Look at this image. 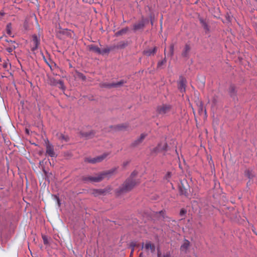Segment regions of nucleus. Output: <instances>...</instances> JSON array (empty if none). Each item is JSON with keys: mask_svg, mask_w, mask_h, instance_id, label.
<instances>
[{"mask_svg": "<svg viewBox=\"0 0 257 257\" xmlns=\"http://www.w3.org/2000/svg\"><path fill=\"white\" fill-rule=\"evenodd\" d=\"M54 198L56 199L57 200V203H58V205L59 206H60V205H61V202H60V198L58 196H57V195H54Z\"/></svg>", "mask_w": 257, "mask_h": 257, "instance_id": "nucleus-41", "label": "nucleus"}, {"mask_svg": "<svg viewBox=\"0 0 257 257\" xmlns=\"http://www.w3.org/2000/svg\"><path fill=\"white\" fill-rule=\"evenodd\" d=\"M128 31H129V28L128 27H126L120 30L119 31H118L117 32H116L114 34V36L119 37L120 36L125 35L128 32Z\"/></svg>", "mask_w": 257, "mask_h": 257, "instance_id": "nucleus-19", "label": "nucleus"}, {"mask_svg": "<svg viewBox=\"0 0 257 257\" xmlns=\"http://www.w3.org/2000/svg\"><path fill=\"white\" fill-rule=\"evenodd\" d=\"M42 239L43 240L44 244L45 245H48L49 244V243L48 238L47 236L43 234L42 235Z\"/></svg>", "mask_w": 257, "mask_h": 257, "instance_id": "nucleus-34", "label": "nucleus"}, {"mask_svg": "<svg viewBox=\"0 0 257 257\" xmlns=\"http://www.w3.org/2000/svg\"><path fill=\"white\" fill-rule=\"evenodd\" d=\"M150 248L151 249V252L153 253L155 251V245L154 244H152Z\"/></svg>", "mask_w": 257, "mask_h": 257, "instance_id": "nucleus-44", "label": "nucleus"}, {"mask_svg": "<svg viewBox=\"0 0 257 257\" xmlns=\"http://www.w3.org/2000/svg\"><path fill=\"white\" fill-rule=\"evenodd\" d=\"M190 49H191V48H190L189 45L186 44L185 45L184 50L183 51V52L182 53V57H184V58H188L189 57V53L190 51Z\"/></svg>", "mask_w": 257, "mask_h": 257, "instance_id": "nucleus-20", "label": "nucleus"}, {"mask_svg": "<svg viewBox=\"0 0 257 257\" xmlns=\"http://www.w3.org/2000/svg\"><path fill=\"white\" fill-rule=\"evenodd\" d=\"M134 251V248H132L131 252V256H132L133 252Z\"/></svg>", "mask_w": 257, "mask_h": 257, "instance_id": "nucleus-56", "label": "nucleus"}, {"mask_svg": "<svg viewBox=\"0 0 257 257\" xmlns=\"http://www.w3.org/2000/svg\"><path fill=\"white\" fill-rule=\"evenodd\" d=\"M33 42L35 45L39 46L40 44V39L38 38L37 36L35 34L32 36Z\"/></svg>", "mask_w": 257, "mask_h": 257, "instance_id": "nucleus-25", "label": "nucleus"}, {"mask_svg": "<svg viewBox=\"0 0 257 257\" xmlns=\"http://www.w3.org/2000/svg\"><path fill=\"white\" fill-rule=\"evenodd\" d=\"M174 45L172 44L170 46V52L169 54L172 57L174 55Z\"/></svg>", "mask_w": 257, "mask_h": 257, "instance_id": "nucleus-36", "label": "nucleus"}, {"mask_svg": "<svg viewBox=\"0 0 257 257\" xmlns=\"http://www.w3.org/2000/svg\"><path fill=\"white\" fill-rule=\"evenodd\" d=\"M43 59H44V60L45 61V62L50 66V67L51 68V65L48 63V62H47L46 59L45 58V56H43Z\"/></svg>", "mask_w": 257, "mask_h": 257, "instance_id": "nucleus-52", "label": "nucleus"}, {"mask_svg": "<svg viewBox=\"0 0 257 257\" xmlns=\"http://www.w3.org/2000/svg\"><path fill=\"white\" fill-rule=\"evenodd\" d=\"M10 47H15V49L16 48L18 47V44L17 43H15V44H10Z\"/></svg>", "mask_w": 257, "mask_h": 257, "instance_id": "nucleus-48", "label": "nucleus"}, {"mask_svg": "<svg viewBox=\"0 0 257 257\" xmlns=\"http://www.w3.org/2000/svg\"><path fill=\"white\" fill-rule=\"evenodd\" d=\"M187 80L183 76H179V81L178 83V88L181 92H185L186 91Z\"/></svg>", "mask_w": 257, "mask_h": 257, "instance_id": "nucleus-10", "label": "nucleus"}, {"mask_svg": "<svg viewBox=\"0 0 257 257\" xmlns=\"http://www.w3.org/2000/svg\"><path fill=\"white\" fill-rule=\"evenodd\" d=\"M48 84L52 86H56L59 85L58 87L63 90H64L66 89L63 80H57L54 77H48Z\"/></svg>", "mask_w": 257, "mask_h": 257, "instance_id": "nucleus-5", "label": "nucleus"}, {"mask_svg": "<svg viewBox=\"0 0 257 257\" xmlns=\"http://www.w3.org/2000/svg\"><path fill=\"white\" fill-rule=\"evenodd\" d=\"M46 154L50 156L51 157H56V154L54 152V146L52 144H50L49 141L47 140V142H46Z\"/></svg>", "mask_w": 257, "mask_h": 257, "instance_id": "nucleus-11", "label": "nucleus"}, {"mask_svg": "<svg viewBox=\"0 0 257 257\" xmlns=\"http://www.w3.org/2000/svg\"><path fill=\"white\" fill-rule=\"evenodd\" d=\"M79 134L81 137L85 138L86 139H89L94 137L95 132L94 131L92 130L89 132H80Z\"/></svg>", "mask_w": 257, "mask_h": 257, "instance_id": "nucleus-16", "label": "nucleus"}, {"mask_svg": "<svg viewBox=\"0 0 257 257\" xmlns=\"http://www.w3.org/2000/svg\"><path fill=\"white\" fill-rule=\"evenodd\" d=\"M111 50L112 48L109 47L105 48L102 50L100 49V53H99V54L103 55L105 54H108Z\"/></svg>", "mask_w": 257, "mask_h": 257, "instance_id": "nucleus-29", "label": "nucleus"}, {"mask_svg": "<svg viewBox=\"0 0 257 257\" xmlns=\"http://www.w3.org/2000/svg\"><path fill=\"white\" fill-rule=\"evenodd\" d=\"M226 18L228 22H231V18L228 14L226 16Z\"/></svg>", "mask_w": 257, "mask_h": 257, "instance_id": "nucleus-51", "label": "nucleus"}, {"mask_svg": "<svg viewBox=\"0 0 257 257\" xmlns=\"http://www.w3.org/2000/svg\"><path fill=\"white\" fill-rule=\"evenodd\" d=\"M89 47V50L90 51L93 52L95 53L99 54V53H100V49L98 48L97 46H95L94 45H90L88 46Z\"/></svg>", "mask_w": 257, "mask_h": 257, "instance_id": "nucleus-23", "label": "nucleus"}, {"mask_svg": "<svg viewBox=\"0 0 257 257\" xmlns=\"http://www.w3.org/2000/svg\"><path fill=\"white\" fill-rule=\"evenodd\" d=\"M152 17H151V25H153V22L152 21Z\"/></svg>", "mask_w": 257, "mask_h": 257, "instance_id": "nucleus-60", "label": "nucleus"}, {"mask_svg": "<svg viewBox=\"0 0 257 257\" xmlns=\"http://www.w3.org/2000/svg\"><path fill=\"white\" fill-rule=\"evenodd\" d=\"M77 77L82 79L83 81H85L86 79V76L82 73L79 72H76Z\"/></svg>", "mask_w": 257, "mask_h": 257, "instance_id": "nucleus-33", "label": "nucleus"}, {"mask_svg": "<svg viewBox=\"0 0 257 257\" xmlns=\"http://www.w3.org/2000/svg\"><path fill=\"white\" fill-rule=\"evenodd\" d=\"M12 24L11 23H8L7 25V27H6V31H7V33L11 36V34H12Z\"/></svg>", "mask_w": 257, "mask_h": 257, "instance_id": "nucleus-32", "label": "nucleus"}, {"mask_svg": "<svg viewBox=\"0 0 257 257\" xmlns=\"http://www.w3.org/2000/svg\"><path fill=\"white\" fill-rule=\"evenodd\" d=\"M138 174L136 170L132 172L130 176L125 180L123 183L115 190L117 195H120L131 191L136 185L140 184L139 179H135V177Z\"/></svg>", "mask_w": 257, "mask_h": 257, "instance_id": "nucleus-1", "label": "nucleus"}, {"mask_svg": "<svg viewBox=\"0 0 257 257\" xmlns=\"http://www.w3.org/2000/svg\"><path fill=\"white\" fill-rule=\"evenodd\" d=\"M43 171L45 174V179H47V178H48V175L49 174V173L45 170L44 167H43Z\"/></svg>", "mask_w": 257, "mask_h": 257, "instance_id": "nucleus-42", "label": "nucleus"}, {"mask_svg": "<svg viewBox=\"0 0 257 257\" xmlns=\"http://www.w3.org/2000/svg\"><path fill=\"white\" fill-rule=\"evenodd\" d=\"M59 139L61 140H64L66 142H68L69 140V137L67 136H65L64 135L62 134H60L59 135H58Z\"/></svg>", "mask_w": 257, "mask_h": 257, "instance_id": "nucleus-31", "label": "nucleus"}, {"mask_svg": "<svg viewBox=\"0 0 257 257\" xmlns=\"http://www.w3.org/2000/svg\"><path fill=\"white\" fill-rule=\"evenodd\" d=\"M167 63V59H166V57H165V58L161 60V61H159L158 63H157V68L158 69H161V67L166 64V63Z\"/></svg>", "mask_w": 257, "mask_h": 257, "instance_id": "nucleus-27", "label": "nucleus"}, {"mask_svg": "<svg viewBox=\"0 0 257 257\" xmlns=\"http://www.w3.org/2000/svg\"><path fill=\"white\" fill-rule=\"evenodd\" d=\"M172 176V173L171 172H168L166 175L164 176V179L166 180L168 182H169V180Z\"/></svg>", "mask_w": 257, "mask_h": 257, "instance_id": "nucleus-35", "label": "nucleus"}, {"mask_svg": "<svg viewBox=\"0 0 257 257\" xmlns=\"http://www.w3.org/2000/svg\"><path fill=\"white\" fill-rule=\"evenodd\" d=\"M139 257H144L143 253V252L140 253Z\"/></svg>", "mask_w": 257, "mask_h": 257, "instance_id": "nucleus-57", "label": "nucleus"}, {"mask_svg": "<svg viewBox=\"0 0 257 257\" xmlns=\"http://www.w3.org/2000/svg\"><path fill=\"white\" fill-rule=\"evenodd\" d=\"M172 108V106L170 104H163L157 107L156 111L159 114L164 115L170 112Z\"/></svg>", "mask_w": 257, "mask_h": 257, "instance_id": "nucleus-4", "label": "nucleus"}, {"mask_svg": "<svg viewBox=\"0 0 257 257\" xmlns=\"http://www.w3.org/2000/svg\"><path fill=\"white\" fill-rule=\"evenodd\" d=\"M128 163H129V162H124L123 164V167L127 166L128 164Z\"/></svg>", "mask_w": 257, "mask_h": 257, "instance_id": "nucleus-55", "label": "nucleus"}, {"mask_svg": "<svg viewBox=\"0 0 257 257\" xmlns=\"http://www.w3.org/2000/svg\"><path fill=\"white\" fill-rule=\"evenodd\" d=\"M2 66L5 69H8L9 68V66H11V63L9 62L5 61L3 63Z\"/></svg>", "mask_w": 257, "mask_h": 257, "instance_id": "nucleus-37", "label": "nucleus"}, {"mask_svg": "<svg viewBox=\"0 0 257 257\" xmlns=\"http://www.w3.org/2000/svg\"><path fill=\"white\" fill-rule=\"evenodd\" d=\"M26 133L27 134H29V131L28 130V129L26 128Z\"/></svg>", "mask_w": 257, "mask_h": 257, "instance_id": "nucleus-59", "label": "nucleus"}, {"mask_svg": "<svg viewBox=\"0 0 257 257\" xmlns=\"http://www.w3.org/2000/svg\"><path fill=\"white\" fill-rule=\"evenodd\" d=\"M199 20L202 27L204 29L205 33L208 34V33H209L210 27L208 26V23L206 22V21L202 17H199Z\"/></svg>", "mask_w": 257, "mask_h": 257, "instance_id": "nucleus-15", "label": "nucleus"}, {"mask_svg": "<svg viewBox=\"0 0 257 257\" xmlns=\"http://www.w3.org/2000/svg\"><path fill=\"white\" fill-rule=\"evenodd\" d=\"M198 108V112L200 114H201L203 111L206 113V109L204 110L203 104L202 101H199V103L197 104Z\"/></svg>", "mask_w": 257, "mask_h": 257, "instance_id": "nucleus-24", "label": "nucleus"}, {"mask_svg": "<svg viewBox=\"0 0 257 257\" xmlns=\"http://www.w3.org/2000/svg\"><path fill=\"white\" fill-rule=\"evenodd\" d=\"M84 162H87V163H91V164H95V163H96L95 157L93 158H85Z\"/></svg>", "mask_w": 257, "mask_h": 257, "instance_id": "nucleus-30", "label": "nucleus"}, {"mask_svg": "<svg viewBox=\"0 0 257 257\" xmlns=\"http://www.w3.org/2000/svg\"><path fill=\"white\" fill-rule=\"evenodd\" d=\"M187 213V210L185 209L182 208L180 211V215L181 216H184Z\"/></svg>", "mask_w": 257, "mask_h": 257, "instance_id": "nucleus-39", "label": "nucleus"}, {"mask_svg": "<svg viewBox=\"0 0 257 257\" xmlns=\"http://www.w3.org/2000/svg\"><path fill=\"white\" fill-rule=\"evenodd\" d=\"M147 136L146 134H142L140 137L138 138L137 140H135L131 144V147L135 148L141 144L143 140L145 139L146 137Z\"/></svg>", "mask_w": 257, "mask_h": 257, "instance_id": "nucleus-14", "label": "nucleus"}, {"mask_svg": "<svg viewBox=\"0 0 257 257\" xmlns=\"http://www.w3.org/2000/svg\"><path fill=\"white\" fill-rule=\"evenodd\" d=\"M152 244L151 243V242H148L146 243V244L145 245V248L147 249L150 248Z\"/></svg>", "mask_w": 257, "mask_h": 257, "instance_id": "nucleus-45", "label": "nucleus"}, {"mask_svg": "<svg viewBox=\"0 0 257 257\" xmlns=\"http://www.w3.org/2000/svg\"><path fill=\"white\" fill-rule=\"evenodd\" d=\"M179 192L180 195H184L186 197L189 196L187 189L185 188L182 183L179 185Z\"/></svg>", "mask_w": 257, "mask_h": 257, "instance_id": "nucleus-17", "label": "nucleus"}, {"mask_svg": "<svg viewBox=\"0 0 257 257\" xmlns=\"http://www.w3.org/2000/svg\"><path fill=\"white\" fill-rule=\"evenodd\" d=\"M228 93L229 96L234 100H237L238 87L234 84H230L228 87Z\"/></svg>", "mask_w": 257, "mask_h": 257, "instance_id": "nucleus-7", "label": "nucleus"}, {"mask_svg": "<svg viewBox=\"0 0 257 257\" xmlns=\"http://www.w3.org/2000/svg\"><path fill=\"white\" fill-rule=\"evenodd\" d=\"M169 146L167 143H165L163 146H162V143H159L157 146L151 150V154L152 155H157L162 151H167L168 150Z\"/></svg>", "mask_w": 257, "mask_h": 257, "instance_id": "nucleus-6", "label": "nucleus"}, {"mask_svg": "<svg viewBox=\"0 0 257 257\" xmlns=\"http://www.w3.org/2000/svg\"><path fill=\"white\" fill-rule=\"evenodd\" d=\"M163 257H171L170 253H167V254L163 255Z\"/></svg>", "mask_w": 257, "mask_h": 257, "instance_id": "nucleus-54", "label": "nucleus"}, {"mask_svg": "<svg viewBox=\"0 0 257 257\" xmlns=\"http://www.w3.org/2000/svg\"><path fill=\"white\" fill-rule=\"evenodd\" d=\"M107 156V154H103L102 155L95 157L96 163L102 162Z\"/></svg>", "mask_w": 257, "mask_h": 257, "instance_id": "nucleus-28", "label": "nucleus"}, {"mask_svg": "<svg viewBox=\"0 0 257 257\" xmlns=\"http://www.w3.org/2000/svg\"><path fill=\"white\" fill-rule=\"evenodd\" d=\"M116 170V168H114L109 170L101 172L98 174L97 176L96 177L82 176L81 178V180L84 183H87L89 181L92 182H100L105 178L109 179L110 178V177L115 172Z\"/></svg>", "mask_w": 257, "mask_h": 257, "instance_id": "nucleus-2", "label": "nucleus"}, {"mask_svg": "<svg viewBox=\"0 0 257 257\" xmlns=\"http://www.w3.org/2000/svg\"><path fill=\"white\" fill-rule=\"evenodd\" d=\"M61 35H65L68 37H71V32L70 30L68 29H62L60 30L57 34L58 37H60Z\"/></svg>", "mask_w": 257, "mask_h": 257, "instance_id": "nucleus-18", "label": "nucleus"}, {"mask_svg": "<svg viewBox=\"0 0 257 257\" xmlns=\"http://www.w3.org/2000/svg\"><path fill=\"white\" fill-rule=\"evenodd\" d=\"M157 257H162V253L160 248H157Z\"/></svg>", "mask_w": 257, "mask_h": 257, "instance_id": "nucleus-46", "label": "nucleus"}, {"mask_svg": "<svg viewBox=\"0 0 257 257\" xmlns=\"http://www.w3.org/2000/svg\"><path fill=\"white\" fill-rule=\"evenodd\" d=\"M24 28L26 30H29V22L28 20H26L24 21V25H23Z\"/></svg>", "mask_w": 257, "mask_h": 257, "instance_id": "nucleus-38", "label": "nucleus"}, {"mask_svg": "<svg viewBox=\"0 0 257 257\" xmlns=\"http://www.w3.org/2000/svg\"><path fill=\"white\" fill-rule=\"evenodd\" d=\"M126 81L124 80H121L118 82L114 83H102L100 84V86L102 88H107L110 89L111 88H117L122 86Z\"/></svg>", "mask_w": 257, "mask_h": 257, "instance_id": "nucleus-3", "label": "nucleus"}, {"mask_svg": "<svg viewBox=\"0 0 257 257\" xmlns=\"http://www.w3.org/2000/svg\"><path fill=\"white\" fill-rule=\"evenodd\" d=\"M111 190L110 187H106L104 189H93L92 190L91 194L95 197L99 195H105Z\"/></svg>", "mask_w": 257, "mask_h": 257, "instance_id": "nucleus-9", "label": "nucleus"}, {"mask_svg": "<svg viewBox=\"0 0 257 257\" xmlns=\"http://www.w3.org/2000/svg\"><path fill=\"white\" fill-rule=\"evenodd\" d=\"M38 48V46H36V45H35L31 48V50L32 51H35V50H36Z\"/></svg>", "mask_w": 257, "mask_h": 257, "instance_id": "nucleus-49", "label": "nucleus"}, {"mask_svg": "<svg viewBox=\"0 0 257 257\" xmlns=\"http://www.w3.org/2000/svg\"><path fill=\"white\" fill-rule=\"evenodd\" d=\"M50 175H52V174L51 173H49V174L48 175V178H47V179H45L46 180H47L48 182H50V180H49V177Z\"/></svg>", "mask_w": 257, "mask_h": 257, "instance_id": "nucleus-53", "label": "nucleus"}, {"mask_svg": "<svg viewBox=\"0 0 257 257\" xmlns=\"http://www.w3.org/2000/svg\"><path fill=\"white\" fill-rule=\"evenodd\" d=\"M43 153V151H41L39 152V155H42Z\"/></svg>", "mask_w": 257, "mask_h": 257, "instance_id": "nucleus-58", "label": "nucleus"}, {"mask_svg": "<svg viewBox=\"0 0 257 257\" xmlns=\"http://www.w3.org/2000/svg\"><path fill=\"white\" fill-rule=\"evenodd\" d=\"M244 175L249 180V182L251 179H253L255 176L252 170L250 169H247L245 171Z\"/></svg>", "mask_w": 257, "mask_h": 257, "instance_id": "nucleus-21", "label": "nucleus"}, {"mask_svg": "<svg viewBox=\"0 0 257 257\" xmlns=\"http://www.w3.org/2000/svg\"><path fill=\"white\" fill-rule=\"evenodd\" d=\"M128 45V42L127 41H121L119 42V45L117 46L118 48L119 49H123L126 47Z\"/></svg>", "mask_w": 257, "mask_h": 257, "instance_id": "nucleus-26", "label": "nucleus"}, {"mask_svg": "<svg viewBox=\"0 0 257 257\" xmlns=\"http://www.w3.org/2000/svg\"><path fill=\"white\" fill-rule=\"evenodd\" d=\"M5 41H6V42H8V43H10V44H15V43H16L15 41H12V40H8V39H6V40H5Z\"/></svg>", "mask_w": 257, "mask_h": 257, "instance_id": "nucleus-50", "label": "nucleus"}, {"mask_svg": "<svg viewBox=\"0 0 257 257\" xmlns=\"http://www.w3.org/2000/svg\"><path fill=\"white\" fill-rule=\"evenodd\" d=\"M42 163H43V162H40V164H42Z\"/></svg>", "mask_w": 257, "mask_h": 257, "instance_id": "nucleus-61", "label": "nucleus"}, {"mask_svg": "<svg viewBox=\"0 0 257 257\" xmlns=\"http://www.w3.org/2000/svg\"><path fill=\"white\" fill-rule=\"evenodd\" d=\"M129 126L128 123H121L117 125H111L109 126V128L114 130L115 132L116 131H125L127 128Z\"/></svg>", "mask_w": 257, "mask_h": 257, "instance_id": "nucleus-12", "label": "nucleus"}, {"mask_svg": "<svg viewBox=\"0 0 257 257\" xmlns=\"http://www.w3.org/2000/svg\"><path fill=\"white\" fill-rule=\"evenodd\" d=\"M165 212V211L161 210V211L158 212V213H159L161 215H162L163 218H165V217H164Z\"/></svg>", "mask_w": 257, "mask_h": 257, "instance_id": "nucleus-47", "label": "nucleus"}, {"mask_svg": "<svg viewBox=\"0 0 257 257\" xmlns=\"http://www.w3.org/2000/svg\"><path fill=\"white\" fill-rule=\"evenodd\" d=\"M15 49V47H11L10 46L6 48L7 51L9 53H12Z\"/></svg>", "mask_w": 257, "mask_h": 257, "instance_id": "nucleus-40", "label": "nucleus"}, {"mask_svg": "<svg viewBox=\"0 0 257 257\" xmlns=\"http://www.w3.org/2000/svg\"><path fill=\"white\" fill-rule=\"evenodd\" d=\"M157 50V47L155 46L152 49H146L144 50L142 53L145 56L150 57L151 56H154L156 54Z\"/></svg>", "mask_w": 257, "mask_h": 257, "instance_id": "nucleus-13", "label": "nucleus"}, {"mask_svg": "<svg viewBox=\"0 0 257 257\" xmlns=\"http://www.w3.org/2000/svg\"><path fill=\"white\" fill-rule=\"evenodd\" d=\"M190 245V242L188 240L185 239L183 244L180 247V250L186 252Z\"/></svg>", "mask_w": 257, "mask_h": 257, "instance_id": "nucleus-22", "label": "nucleus"}, {"mask_svg": "<svg viewBox=\"0 0 257 257\" xmlns=\"http://www.w3.org/2000/svg\"><path fill=\"white\" fill-rule=\"evenodd\" d=\"M149 22V20L148 19L142 18L141 21L138 23L135 24L133 25V30L134 32L138 30H143L145 27V25Z\"/></svg>", "mask_w": 257, "mask_h": 257, "instance_id": "nucleus-8", "label": "nucleus"}, {"mask_svg": "<svg viewBox=\"0 0 257 257\" xmlns=\"http://www.w3.org/2000/svg\"><path fill=\"white\" fill-rule=\"evenodd\" d=\"M136 242L135 241H131L130 244V246L132 247V248H134V247L136 246Z\"/></svg>", "mask_w": 257, "mask_h": 257, "instance_id": "nucleus-43", "label": "nucleus"}]
</instances>
